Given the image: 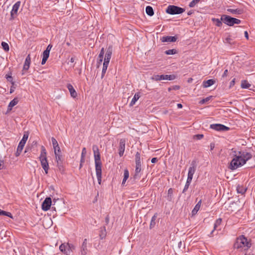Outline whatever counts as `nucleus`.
Masks as SVG:
<instances>
[{
  "mask_svg": "<svg viewBox=\"0 0 255 255\" xmlns=\"http://www.w3.org/2000/svg\"><path fill=\"white\" fill-rule=\"evenodd\" d=\"M0 215L1 216H6L10 217V218H12V215L10 212H6L0 209Z\"/></svg>",
  "mask_w": 255,
  "mask_h": 255,
  "instance_id": "f704fd0d",
  "label": "nucleus"
},
{
  "mask_svg": "<svg viewBox=\"0 0 255 255\" xmlns=\"http://www.w3.org/2000/svg\"><path fill=\"white\" fill-rule=\"evenodd\" d=\"M4 167L3 160H2L1 157L0 156V170L2 169Z\"/></svg>",
  "mask_w": 255,
  "mask_h": 255,
  "instance_id": "5fc2aeb1",
  "label": "nucleus"
},
{
  "mask_svg": "<svg viewBox=\"0 0 255 255\" xmlns=\"http://www.w3.org/2000/svg\"><path fill=\"white\" fill-rule=\"evenodd\" d=\"M135 174L133 176L134 179L139 178V173L141 171V164H135Z\"/></svg>",
  "mask_w": 255,
  "mask_h": 255,
  "instance_id": "412c9836",
  "label": "nucleus"
},
{
  "mask_svg": "<svg viewBox=\"0 0 255 255\" xmlns=\"http://www.w3.org/2000/svg\"><path fill=\"white\" fill-rule=\"evenodd\" d=\"M112 53H113V46L110 45L107 48L106 53L112 55Z\"/></svg>",
  "mask_w": 255,
  "mask_h": 255,
  "instance_id": "de8ad7c7",
  "label": "nucleus"
},
{
  "mask_svg": "<svg viewBox=\"0 0 255 255\" xmlns=\"http://www.w3.org/2000/svg\"><path fill=\"white\" fill-rule=\"evenodd\" d=\"M191 181H192L191 180H189L187 179L186 184L185 185L184 188V189L183 190V191H182L183 193L185 192L188 190V189L189 188V186L190 185V183H191Z\"/></svg>",
  "mask_w": 255,
  "mask_h": 255,
  "instance_id": "ea45409f",
  "label": "nucleus"
},
{
  "mask_svg": "<svg viewBox=\"0 0 255 255\" xmlns=\"http://www.w3.org/2000/svg\"><path fill=\"white\" fill-rule=\"evenodd\" d=\"M222 219L221 218L218 219L215 222L214 225V229L212 231L211 235L213 234L214 231L217 229V227L221 225Z\"/></svg>",
  "mask_w": 255,
  "mask_h": 255,
  "instance_id": "c756f323",
  "label": "nucleus"
},
{
  "mask_svg": "<svg viewBox=\"0 0 255 255\" xmlns=\"http://www.w3.org/2000/svg\"><path fill=\"white\" fill-rule=\"evenodd\" d=\"M67 87L70 92L71 96L73 98H76L77 96V93L73 86L71 84H68L67 85Z\"/></svg>",
  "mask_w": 255,
  "mask_h": 255,
  "instance_id": "aec40b11",
  "label": "nucleus"
},
{
  "mask_svg": "<svg viewBox=\"0 0 255 255\" xmlns=\"http://www.w3.org/2000/svg\"><path fill=\"white\" fill-rule=\"evenodd\" d=\"M212 98V96L208 97L205 99H202L200 102V103L201 104H203L207 102H208L210 99Z\"/></svg>",
  "mask_w": 255,
  "mask_h": 255,
  "instance_id": "09e8293b",
  "label": "nucleus"
},
{
  "mask_svg": "<svg viewBox=\"0 0 255 255\" xmlns=\"http://www.w3.org/2000/svg\"><path fill=\"white\" fill-rule=\"evenodd\" d=\"M145 11L149 16H152L154 14L153 8L151 6H147L145 8Z\"/></svg>",
  "mask_w": 255,
  "mask_h": 255,
  "instance_id": "cd10ccee",
  "label": "nucleus"
},
{
  "mask_svg": "<svg viewBox=\"0 0 255 255\" xmlns=\"http://www.w3.org/2000/svg\"><path fill=\"white\" fill-rule=\"evenodd\" d=\"M5 78L8 81L11 83L12 85H14V82L13 81V78L10 75H6Z\"/></svg>",
  "mask_w": 255,
  "mask_h": 255,
  "instance_id": "37998d69",
  "label": "nucleus"
},
{
  "mask_svg": "<svg viewBox=\"0 0 255 255\" xmlns=\"http://www.w3.org/2000/svg\"><path fill=\"white\" fill-rule=\"evenodd\" d=\"M49 56V53L47 52V51L45 52L44 51L43 52V54H42V62H41L42 65H44L46 63Z\"/></svg>",
  "mask_w": 255,
  "mask_h": 255,
  "instance_id": "bb28decb",
  "label": "nucleus"
},
{
  "mask_svg": "<svg viewBox=\"0 0 255 255\" xmlns=\"http://www.w3.org/2000/svg\"><path fill=\"white\" fill-rule=\"evenodd\" d=\"M176 78L174 75H154L151 79L155 81H160L161 80H172Z\"/></svg>",
  "mask_w": 255,
  "mask_h": 255,
  "instance_id": "0eeeda50",
  "label": "nucleus"
},
{
  "mask_svg": "<svg viewBox=\"0 0 255 255\" xmlns=\"http://www.w3.org/2000/svg\"><path fill=\"white\" fill-rule=\"evenodd\" d=\"M96 174H102V162L95 163Z\"/></svg>",
  "mask_w": 255,
  "mask_h": 255,
  "instance_id": "b1692460",
  "label": "nucleus"
},
{
  "mask_svg": "<svg viewBox=\"0 0 255 255\" xmlns=\"http://www.w3.org/2000/svg\"><path fill=\"white\" fill-rule=\"evenodd\" d=\"M196 161L193 160L192 161L191 166L189 168L187 179L192 181L193 175L196 171Z\"/></svg>",
  "mask_w": 255,
  "mask_h": 255,
  "instance_id": "9d476101",
  "label": "nucleus"
},
{
  "mask_svg": "<svg viewBox=\"0 0 255 255\" xmlns=\"http://www.w3.org/2000/svg\"><path fill=\"white\" fill-rule=\"evenodd\" d=\"M228 71L227 69L225 70L224 72V73L222 75V77L223 78H224V77H226L227 75H228Z\"/></svg>",
  "mask_w": 255,
  "mask_h": 255,
  "instance_id": "e2e57ef3",
  "label": "nucleus"
},
{
  "mask_svg": "<svg viewBox=\"0 0 255 255\" xmlns=\"http://www.w3.org/2000/svg\"><path fill=\"white\" fill-rule=\"evenodd\" d=\"M20 1H17L12 6V10L10 12V17L9 18L10 20H13L17 15V11L19 8L20 5Z\"/></svg>",
  "mask_w": 255,
  "mask_h": 255,
  "instance_id": "6e6552de",
  "label": "nucleus"
},
{
  "mask_svg": "<svg viewBox=\"0 0 255 255\" xmlns=\"http://www.w3.org/2000/svg\"><path fill=\"white\" fill-rule=\"evenodd\" d=\"M173 190L172 188H170L168 190V195L167 197V199L171 201L173 198Z\"/></svg>",
  "mask_w": 255,
  "mask_h": 255,
  "instance_id": "473e14b6",
  "label": "nucleus"
},
{
  "mask_svg": "<svg viewBox=\"0 0 255 255\" xmlns=\"http://www.w3.org/2000/svg\"><path fill=\"white\" fill-rule=\"evenodd\" d=\"M87 153V151H86V149L85 147H84L83 149H82V153H81V156H85L86 154Z\"/></svg>",
  "mask_w": 255,
  "mask_h": 255,
  "instance_id": "13d9d810",
  "label": "nucleus"
},
{
  "mask_svg": "<svg viewBox=\"0 0 255 255\" xmlns=\"http://www.w3.org/2000/svg\"><path fill=\"white\" fill-rule=\"evenodd\" d=\"M140 97V95L139 93H136L134 94L133 98H132L131 101L130 103V106H132L135 104V103L138 100Z\"/></svg>",
  "mask_w": 255,
  "mask_h": 255,
  "instance_id": "a878e982",
  "label": "nucleus"
},
{
  "mask_svg": "<svg viewBox=\"0 0 255 255\" xmlns=\"http://www.w3.org/2000/svg\"><path fill=\"white\" fill-rule=\"evenodd\" d=\"M104 53H105L104 48H102L100 51L99 54L98 58H103Z\"/></svg>",
  "mask_w": 255,
  "mask_h": 255,
  "instance_id": "3c124183",
  "label": "nucleus"
},
{
  "mask_svg": "<svg viewBox=\"0 0 255 255\" xmlns=\"http://www.w3.org/2000/svg\"><path fill=\"white\" fill-rule=\"evenodd\" d=\"M210 128L217 131H227L230 128L222 124H211Z\"/></svg>",
  "mask_w": 255,
  "mask_h": 255,
  "instance_id": "9b49d317",
  "label": "nucleus"
},
{
  "mask_svg": "<svg viewBox=\"0 0 255 255\" xmlns=\"http://www.w3.org/2000/svg\"><path fill=\"white\" fill-rule=\"evenodd\" d=\"M55 158H56V162H57V166H59V164H60V163H61V154H55Z\"/></svg>",
  "mask_w": 255,
  "mask_h": 255,
  "instance_id": "a19ab883",
  "label": "nucleus"
},
{
  "mask_svg": "<svg viewBox=\"0 0 255 255\" xmlns=\"http://www.w3.org/2000/svg\"><path fill=\"white\" fill-rule=\"evenodd\" d=\"M180 86L178 85H174L172 87V89L174 90H177L180 89Z\"/></svg>",
  "mask_w": 255,
  "mask_h": 255,
  "instance_id": "680f3d73",
  "label": "nucleus"
},
{
  "mask_svg": "<svg viewBox=\"0 0 255 255\" xmlns=\"http://www.w3.org/2000/svg\"><path fill=\"white\" fill-rule=\"evenodd\" d=\"M157 218V214H155L152 217L151 221L155 222Z\"/></svg>",
  "mask_w": 255,
  "mask_h": 255,
  "instance_id": "338daca9",
  "label": "nucleus"
},
{
  "mask_svg": "<svg viewBox=\"0 0 255 255\" xmlns=\"http://www.w3.org/2000/svg\"><path fill=\"white\" fill-rule=\"evenodd\" d=\"M42 168L44 169L45 173L47 174L49 168V164L48 162L47 159L39 160Z\"/></svg>",
  "mask_w": 255,
  "mask_h": 255,
  "instance_id": "2eb2a0df",
  "label": "nucleus"
},
{
  "mask_svg": "<svg viewBox=\"0 0 255 255\" xmlns=\"http://www.w3.org/2000/svg\"><path fill=\"white\" fill-rule=\"evenodd\" d=\"M19 100L17 98H14L12 101L10 102L7 107V112L10 111L13 107L17 104Z\"/></svg>",
  "mask_w": 255,
  "mask_h": 255,
  "instance_id": "a211bd4d",
  "label": "nucleus"
},
{
  "mask_svg": "<svg viewBox=\"0 0 255 255\" xmlns=\"http://www.w3.org/2000/svg\"><path fill=\"white\" fill-rule=\"evenodd\" d=\"M54 154L58 153L61 154V149L59 146H57L56 147L54 148Z\"/></svg>",
  "mask_w": 255,
  "mask_h": 255,
  "instance_id": "603ef678",
  "label": "nucleus"
},
{
  "mask_svg": "<svg viewBox=\"0 0 255 255\" xmlns=\"http://www.w3.org/2000/svg\"><path fill=\"white\" fill-rule=\"evenodd\" d=\"M28 133L27 132H24L23 137H22V139L20 140V141L19 142L18 145L17 146V148L16 151L15 153V155L16 157L18 156L20 154V153L23 148V147L26 143V141H27V140L28 139Z\"/></svg>",
  "mask_w": 255,
  "mask_h": 255,
  "instance_id": "423d86ee",
  "label": "nucleus"
},
{
  "mask_svg": "<svg viewBox=\"0 0 255 255\" xmlns=\"http://www.w3.org/2000/svg\"><path fill=\"white\" fill-rule=\"evenodd\" d=\"M237 190L238 193H241L242 194H243L246 192L247 189L245 188L243 186H238L237 187Z\"/></svg>",
  "mask_w": 255,
  "mask_h": 255,
  "instance_id": "c9c22d12",
  "label": "nucleus"
},
{
  "mask_svg": "<svg viewBox=\"0 0 255 255\" xmlns=\"http://www.w3.org/2000/svg\"><path fill=\"white\" fill-rule=\"evenodd\" d=\"M215 83V81L213 79H209L207 81H205L203 83V86L204 88L209 87Z\"/></svg>",
  "mask_w": 255,
  "mask_h": 255,
  "instance_id": "4be33fe9",
  "label": "nucleus"
},
{
  "mask_svg": "<svg viewBox=\"0 0 255 255\" xmlns=\"http://www.w3.org/2000/svg\"><path fill=\"white\" fill-rule=\"evenodd\" d=\"M75 249V246L69 243H63L59 247L60 251L65 255H72Z\"/></svg>",
  "mask_w": 255,
  "mask_h": 255,
  "instance_id": "20e7f679",
  "label": "nucleus"
},
{
  "mask_svg": "<svg viewBox=\"0 0 255 255\" xmlns=\"http://www.w3.org/2000/svg\"><path fill=\"white\" fill-rule=\"evenodd\" d=\"M14 89H15V87H14V85H12V86H11L10 89V92H9L10 94L12 93L14 91Z\"/></svg>",
  "mask_w": 255,
  "mask_h": 255,
  "instance_id": "69168bd1",
  "label": "nucleus"
},
{
  "mask_svg": "<svg viewBox=\"0 0 255 255\" xmlns=\"http://www.w3.org/2000/svg\"><path fill=\"white\" fill-rule=\"evenodd\" d=\"M241 155H239V153H233V158L231 160L229 168L232 170L237 169L240 167L242 166L245 164V161H242V158L241 157Z\"/></svg>",
  "mask_w": 255,
  "mask_h": 255,
  "instance_id": "f03ea898",
  "label": "nucleus"
},
{
  "mask_svg": "<svg viewBox=\"0 0 255 255\" xmlns=\"http://www.w3.org/2000/svg\"><path fill=\"white\" fill-rule=\"evenodd\" d=\"M92 149L94 152V155L96 154H100V153L99 152V149L97 145H93L92 147Z\"/></svg>",
  "mask_w": 255,
  "mask_h": 255,
  "instance_id": "58836bf2",
  "label": "nucleus"
},
{
  "mask_svg": "<svg viewBox=\"0 0 255 255\" xmlns=\"http://www.w3.org/2000/svg\"><path fill=\"white\" fill-rule=\"evenodd\" d=\"M155 225V222L151 221L150 224V226H149L150 229H152V228H154Z\"/></svg>",
  "mask_w": 255,
  "mask_h": 255,
  "instance_id": "bf43d9fd",
  "label": "nucleus"
},
{
  "mask_svg": "<svg viewBox=\"0 0 255 255\" xmlns=\"http://www.w3.org/2000/svg\"><path fill=\"white\" fill-rule=\"evenodd\" d=\"M212 21L214 23V24L217 27H221L222 25V20H221V18L220 19L212 18Z\"/></svg>",
  "mask_w": 255,
  "mask_h": 255,
  "instance_id": "393cba45",
  "label": "nucleus"
},
{
  "mask_svg": "<svg viewBox=\"0 0 255 255\" xmlns=\"http://www.w3.org/2000/svg\"><path fill=\"white\" fill-rule=\"evenodd\" d=\"M108 65H109V63H105V62L103 63V66L102 72V75H101V78H103V77L105 76V73L106 72V71L107 70V68H108Z\"/></svg>",
  "mask_w": 255,
  "mask_h": 255,
  "instance_id": "7c9ffc66",
  "label": "nucleus"
},
{
  "mask_svg": "<svg viewBox=\"0 0 255 255\" xmlns=\"http://www.w3.org/2000/svg\"><path fill=\"white\" fill-rule=\"evenodd\" d=\"M98 181L99 184H101L102 181V174H96Z\"/></svg>",
  "mask_w": 255,
  "mask_h": 255,
  "instance_id": "864d4df0",
  "label": "nucleus"
},
{
  "mask_svg": "<svg viewBox=\"0 0 255 255\" xmlns=\"http://www.w3.org/2000/svg\"><path fill=\"white\" fill-rule=\"evenodd\" d=\"M227 11L232 13V14H241V10L239 9L229 8L227 9Z\"/></svg>",
  "mask_w": 255,
  "mask_h": 255,
  "instance_id": "e433bc0d",
  "label": "nucleus"
},
{
  "mask_svg": "<svg viewBox=\"0 0 255 255\" xmlns=\"http://www.w3.org/2000/svg\"><path fill=\"white\" fill-rule=\"evenodd\" d=\"M103 58H98V59H97V64H98V66L100 64H101L102 61H103Z\"/></svg>",
  "mask_w": 255,
  "mask_h": 255,
  "instance_id": "0e129e2a",
  "label": "nucleus"
},
{
  "mask_svg": "<svg viewBox=\"0 0 255 255\" xmlns=\"http://www.w3.org/2000/svg\"><path fill=\"white\" fill-rule=\"evenodd\" d=\"M129 177V172L128 169H125L124 170V178L123 179L122 181V185H124L127 181V180Z\"/></svg>",
  "mask_w": 255,
  "mask_h": 255,
  "instance_id": "c85d7f7f",
  "label": "nucleus"
},
{
  "mask_svg": "<svg viewBox=\"0 0 255 255\" xmlns=\"http://www.w3.org/2000/svg\"><path fill=\"white\" fill-rule=\"evenodd\" d=\"M111 56H112L111 55L108 54L106 53L104 62L107 63L109 64L110 60L111 58Z\"/></svg>",
  "mask_w": 255,
  "mask_h": 255,
  "instance_id": "c03bdc74",
  "label": "nucleus"
},
{
  "mask_svg": "<svg viewBox=\"0 0 255 255\" xmlns=\"http://www.w3.org/2000/svg\"><path fill=\"white\" fill-rule=\"evenodd\" d=\"M87 240L86 239H84L81 248L82 255H86L87 253Z\"/></svg>",
  "mask_w": 255,
  "mask_h": 255,
  "instance_id": "f3484780",
  "label": "nucleus"
},
{
  "mask_svg": "<svg viewBox=\"0 0 255 255\" xmlns=\"http://www.w3.org/2000/svg\"><path fill=\"white\" fill-rule=\"evenodd\" d=\"M94 156L95 163L101 162L100 154H96V155H94Z\"/></svg>",
  "mask_w": 255,
  "mask_h": 255,
  "instance_id": "49530a36",
  "label": "nucleus"
},
{
  "mask_svg": "<svg viewBox=\"0 0 255 255\" xmlns=\"http://www.w3.org/2000/svg\"><path fill=\"white\" fill-rule=\"evenodd\" d=\"M251 84L248 83L247 80H243L242 81L241 87L243 89H248L251 87Z\"/></svg>",
  "mask_w": 255,
  "mask_h": 255,
  "instance_id": "2f4dec72",
  "label": "nucleus"
},
{
  "mask_svg": "<svg viewBox=\"0 0 255 255\" xmlns=\"http://www.w3.org/2000/svg\"><path fill=\"white\" fill-rule=\"evenodd\" d=\"M52 46L50 44L48 45L46 49V50H44V51L48 52V53H50V51L52 48Z\"/></svg>",
  "mask_w": 255,
  "mask_h": 255,
  "instance_id": "6e6d98bb",
  "label": "nucleus"
},
{
  "mask_svg": "<svg viewBox=\"0 0 255 255\" xmlns=\"http://www.w3.org/2000/svg\"><path fill=\"white\" fill-rule=\"evenodd\" d=\"M51 141H52V145H53V148H55V147H56L58 146H59V144H58V143L57 141L56 140V139L54 137H52L51 138Z\"/></svg>",
  "mask_w": 255,
  "mask_h": 255,
  "instance_id": "a18cd8bd",
  "label": "nucleus"
},
{
  "mask_svg": "<svg viewBox=\"0 0 255 255\" xmlns=\"http://www.w3.org/2000/svg\"><path fill=\"white\" fill-rule=\"evenodd\" d=\"M221 20L225 24L230 26H232L235 24H240L241 22V20L226 14L221 16Z\"/></svg>",
  "mask_w": 255,
  "mask_h": 255,
  "instance_id": "7ed1b4c3",
  "label": "nucleus"
},
{
  "mask_svg": "<svg viewBox=\"0 0 255 255\" xmlns=\"http://www.w3.org/2000/svg\"><path fill=\"white\" fill-rule=\"evenodd\" d=\"M126 139L124 138L121 139L120 140L119 147V154L120 157H122L125 152Z\"/></svg>",
  "mask_w": 255,
  "mask_h": 255,
  "instance_id": "ddd939ff",
  "label": "nucleus"
},
{
  "mask_svg": "<svg viewBox=\"0 0 255 255\" xmlns=\"http://www.w3.org/2000/svg\"><path fill=\"white\" fill-rule=\"evenodd\" d=\"M198 2L195 0H192L189 4L190 7H193Z\"/></svg>",
  "mask_w": 255,
  "mask_h": 255,
  "instance_id": "8fccbe9b",
  "label": "nucleus"
},
{
  "mask_svg": "<svg viewBox=\"0 0 255 255\" xmlns=\"http://www.w3.org/2000/svg\"><path fill=\"white\" fill-rule=\"evenodd\" d=\"M252 245L251 240L242 235L236 238L233 247L235 250L239 252H247L251 247Z\"/></svg>",
  "mask_w": 255,
  "mask_h": 255,
  "instance_id": "f257e3e1",
  "label": "nucleus"
},
{
  "mask_svg": "<svg viewBox=\"0 0 255 255\" xmlns=\"http://www.w3.org/2000/svg\"><path fill=\"white\" fill-rule=\"evenodd\" d=\"M195 136L196 137V138L198 140H200V139H201L204 135L203 134H196L195 135Z\"/></svg>",
  "mask_w": 255,
  "mask_h": 255,
  "instance_id": "4d7b16f0",
  "label": "nucleus"
},
{
  "mask_svg": "<svg viewBox=\"0 0 255 255\" xmlns=\"http://www.w3.org/2000/svg\"><path fill=\"white\" fill-rule=\"evenodd\" d=\"M177 53V51L175 49H169L165 51V53L167 55H173Z\"/></svg>",
  "mask_w": 255,
  "mask_h": 255,
  "instance_id": "79ce46f5",
  "label": "nucleus"
},
{
  "mask_svg": "<svg viewBox=\"0 0 255 255\" xmlns=\"http://www.w3.org/2000/svg\"><path fill=\"white\" fill-rule=\"evenodd\" d=\"M1 46L2 47V49L6 52H7L9 50V47L8 44L5 42H1Z\"/></svg>",
  "mask_w": 255,
  "mask_h": 255,
  "instance_id": "4c0bfd02",
  "label": "nucleus"
},
{
  "mask_svg": "<svg viewBox=\"0 0 255 255\" xmlns=\"http://www.w3.org/2000/svg\"><path fill=\"white\" fill-rule=\"evenodd\" d=\"M51 203L50 197L46 198L42 204V209L45 211L48 210L51 207Z\"/></svg>",
  "mask_w": 255,
  "mask_h": 255,
  "instance_id": "f8f14e48",
  "label": "nucleus"
},
{
  "mask_svg": "<svg viewBox=\"0 0 255 255\" xmlns=\"http://www.w3.org/2000/svg\"><path fill=\"white\" fill-rule=\"evenodd\" d=\"M177 39V36H163L161 38V40L163 42H175Z\"/></svg>",
  "mask_w": 255,
  "mask_h": 255,
  "instance_id": "4468645a",
  "label": "nucleus"
},
{
  "mask_svg": "<svg viewBox=\"0 0 255 255\" xmlns=\"http://www.w3.org/2000/svg\"><path fill=\"white\" fill-rule=\"evenodd\" d=\"M201 203H202V200H200L199 201V202H198V203L195 205L194 209L192 211V214L193 215H195L197 213V212L199 210L200 207H201Z\"/></svg>",
  "mask_w": 255,
  "mask_h": 255,
  "instance_id": "5701e85b",
  "label": "nucleus"
},
{
  "mask_svg": "<svg viewBox=\"0 0 255 255\" xmlns=\"http://www.w3.org/2000/svg\"><path fill=\"white\" fill-rule=\"evenodd\" d=\"M185 9L174 5H169L166 9V12L171 15L179 14L185 11Z\"/></svg>",
  "mask_w": 255,
  "mask_h": 255,
  "instance_id": "39448f33",
  "label": "nucleus"
},
{
  "mask_svg": "<svg viewBox=\"0 0 255 255\" xmlns=\"http://www.w3.org/2000/svg\"><path fill=\"white\" fill-rule=\"evenodd\" d=\"M41 150L40 156L39 157V160L46 159L47 158V152L45 148L43 145L41 146Z\"/></svg>",
  "mask_w": 255,
  "mask_h": 255,
  "instance_id": "6ab92c4d",
  "label": "nucleus"
},
{
  "mask_svg": "<svg viewBox=\"0 0 255 255\" xmlns=\"http://www.w3.org/2000/svg\"><path fill=\"white\" fill-rule=\"evenodd\" d=\"M232 151L233 153H239V155H241V158H242V160H243L242 161H244V160H245V163L247 162V161L248 160L250 159L252 157V154L249 152H244V151H242L234 150L233 149H232Z\"/></svg>",
  "mask_w": 255,
  "mask_h": 255,
  "instance_id": "1a4fd4ad",
  "label": "nucleus"
},
{
  "mask_svg": "<svg viewBox=\"0 0 255 255\" xmlns=\"http://www.w3.org/2000/svg\"><path fill=\"white\" fill-rule=\"evenodd\" d=\"M235 80L236 79L235 78H234L230 82V87H233L234 85H235Z\"/></svg>",
  "mask_w": 255,
  "mask_h": 255,
  "instance_id": "052dcab7",
  "label": "nucleus"
},
{
  "mask_svg": "<svg viewBox=\"0 0 255 255\" xmlns=\"http://www.w3.org/2000/svg\"><path fill=\"white\" fill-rule=\"evenodd\" d=\"M135 164H141L140 154L139 152H137L135 155Z\"/></svg>",
  "mask_w": 255,
  "mask_h": 255,
  "instance_id": "72a5a7b5",
  "label": "nucleus"
},
{
  "mask_svg": "<svg viewBox=\"0 0 255 255\" xmlns=\"http://www.w3.org/2000/svg\"><path fill=\"white\" fill-rule=\"evenodd\" d=\"M31 63V57L30 54H28L26 57L23 67V71H27L29 68L30 64Z\"/></svg>",
  "mask_w": 255,
  "mask_h": 255,
  "instance_id": "dca6fc26",
  "label": "nucleus"
},
{
  "mask_svg": "<svg viewBox=\"0 0 255 255\" xmlns=\"http://www.w3.org/2000/svg\"><path fill=\"white\" fill-rule=\"evenodd\" d=\"M158 161V159L156 157H153L151 159V162L153 163H156Z\"/></svg>",
  "mask_w": 255,
  "mask_h": 255,
  "instance_id": "774afa93",
  "label": "nucleus"
}]
</instances>
